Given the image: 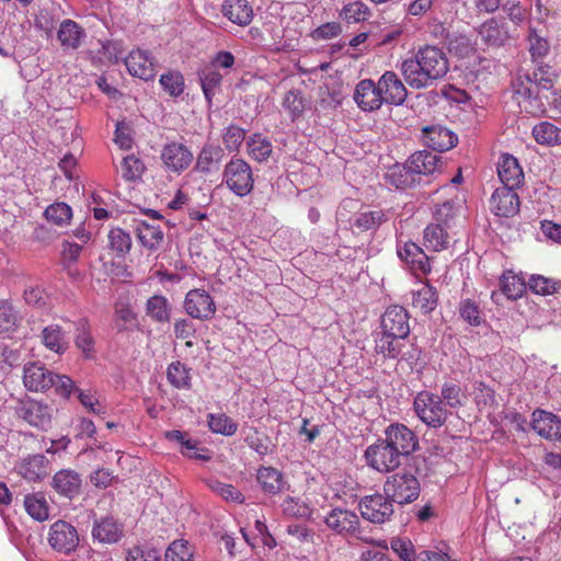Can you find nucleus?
I'll list each match as a JSON object with an SVG mask.
<instances>
[{
	"mask_svg": "<svg viewBox=\"0 0 561 561\" xmlns=\"http://www.w3.org/2000/svg\"><path fill=\"white\" fill-rule=\"evenodd\" d=\"M401 72L411 88H426L446 76L448 59L440 48L425 45L402 62Z\"/></svg>",
	"mask_w": 561,
	"mask_h": 561,
	"instance_id": "nucleus-1",
	"label": "nucleus"
},
{
	"mask_svg": "<svg viewBox=\"0 0 561 561\" xmlns=\"http://www.w3.org/2000/svg\"><path fill=\"white\" fill-rule=\"evenodd\" d=\"M413 408L419 419L430 427H442L448 419L449 411L442 398L431 391H420L413 401Z\"/></svg>",
	"mask_w": 561,
	"mask_h": 561,
	"instance_id": "nucleus-2",
	"label": "nucleus"
},
{
	"mask_svg": "<svg viewBox=\"0 0 561 561\" xmlns=\"http://www.w3.org/2000/svg\"><path fill=\"white\" fill-rule=\"evenodd\" d=\"M420 490L417 478L407 470L389 476L383 484L386 495L400 505L414 502L420 495Z\"/></svg>",
	"mask_w": 561,
	"mask_h": 561,
	"instance_id": "nucleus-3",
	"label": "nucleus"
},
{
	"mask_svg": "<svg viewBox=\"0 0 561 561\" xmlns=\"http://www.w3.org/2000/svg\"><path fill=\"white\" fill-rule=\"evenodd\" d=\"M224 182L239 197L249 195L254 187L251 165L241 158H232L224 169Z\"/></svg>",
	"mask_w": 561,
	"mask_h": 561,
	"instance_id": "nucleus-4",
	"label": "nucleus"
},
{
	"mask_svg": "<svg viewBox=\"0 0 561 561\" xmlns=\"http://www.w3.org/2000/svg\"><path fill=\"white\" fill-rule=\"evenodd\" d=\"M512 88L518 105L527 113L538 115L545 112L542 96L536 94V84L531 75H519L513 82Z\"/></svg>",
	"mask_w": 561,
	"mask_h": 561,
	"instance_id": "nucleus-5",
	"label": "nucleus"
},
{
	"mask_svg": "<svg viewBox=\"0 0 561 561\" xmlns=\"http://www.w3.org/2000/svg\"><path fill=\"white\" fill-rule=\"evenodd\" d=\"M393 501L386 493L366 495L359 501V511L364 519L374 524H385L394 514Z\"/></svg>",
	"mask_w": 561,
	"mask_h": 561,
	"instance_id": "nucleus-6",
	"label": "nucleus"
},
{
	"mask_svg": "<svg viewBox=\"0 0 561 561\" xmlns=\"http://www.w3.org/2000/svg\"><path fill=\"white\" fill-rule=\"evenodd\" d=\"M367 465L378 472L387 473L401 465V456L386 442L378 439L365 450Z\"/></svg>",
	"mask_w": 561,
	"mask_h": 561,
	"instance_id": "nucleus-7",
	"label": "nucleus"
},
{
	"mask_svg": "<svg viewBox=\"0 0 561 561\" xmlns=\"http://www.w3.org/2000/svg\"><path fill=\"white\" fill-rule=\"evenodd\" d=\"M193 152L182 142L171 141L165 144L160 153V159L168 172L181 174L193 162Z\"/></svg>",
	"mask_w": 561,
	"mask_h": 561,
	"instance_id": "nucleus-8",
	"label": "nucleus"
},
{
	"mask_svg": "<svg viewBox=\"0 0 561 561\" xmlns=\"http://www.w3.org/2000/svg\"><path fill=\"white\" fill-rule=\"evenodd\" d=\"M386 442L402 457L414 453L419 446V439L413 431L403 424L396 423L387 427Z\"/></svg>",
	"mask_w": 561,
	"mask_h": 561,
	"instance_id": "nucleus-9",
	"label": "nucleus"
},
{
	"mask_svg": "<svg viewBox=\"0 0 561 561\" xmlns=\"http://www.w3.org/2000/svg\"><path fill=\"white\" fill-rule=\"evenodd\" d=\"M125 65L130 76L145 81L153 80L157 73V60L148 51L133 49L125 58Z\"/></svg>",
	"mask_w": 561,
	"mask_h": 561,
	"instance_id": "nucleus-10",
	"label": "nucleus"
},
{
	"mask_svg": "<svg viewBox=\"0 0 561 561\" xmlns=\"http://www.w3.org/2000/svg\"><path fill=\"white\" fill-rule=\"evenodd\" d=\"M184 309L192 318L209 320L216 312V305L205 289L196 288L186 294Z\"/></svg>",
	"mask_w": 561,
	"mask_h": 561,
	"instance_id": "nucleus-11",
	"label": "nucleus"
},
{
	"mask_svg": "<svg viewBox=\"0 0 561 561\" xmlns=\"http://www.w3.org/2000/svg\"><path fill=\"white\" fill-rule=\"evenodd\" d=\"M383 104L401 105L408 96V91L394 71H386L377 81Z\"/></svg>",
	"mask_w": 561,
	"mask_h": 561,
	"instance_id": "nucleus-12",
	"label": "nucleus"
},
{
	"mask_svg": "<svg viewBox=\"0 0 561 561\" xmlns=\"http://www.w3.org/2000/svg\"><path fill=\"white\" fill-rule=\"evenodd\" d=\"M481 41L489 47L499 48L506 45L512 35L504 19L491 18L478 28Z\"/></svg>",
	"mask_w": 561,
	"mask_h": 561,
	"instance_id": "nucleus-13",
	"label": "nucleus"
},
{
	"mask_svg": "<svg viewBox=\"0 0 561 561\" xmlns=\"http://www.w3.org/2000/svg\"><path fill=\"white\" fill-rule=\"evenodd\" d=\"M49 545L59 552L69 553L79 543V536L73 526L64 520L54 523L48 534Z\"/></svg>",
	"mask_w": 561,
	"mask_h": 561,
	"instance_id": "nucleus-14",
	"label": "nucleus"
},
{
	"mask_svg": "<svg viewBox=\"0 0 561 561\" xmlns=\"http://www.w3.org/2000/svg\"><path fill=\"white\" fill-rule=\"evenodd\" d=\"M515 190L502 186L494 191L490 199V206L496 216L511 218L518 214L520 202Z\"/></svg>",
	"mask_w": 561,
	"mask_h": 561,
	"instance_id": "nucleus-15",
	"label": "nucleus"
},
{
	"mask_svg": "<svg viewBox=\"0 0 561 561\" xmlns=\"http://www.w3.org/2000/svg\"><path fill=\"white\" fill-rule=\"evenodd\" d=\"M397 253L399 257L414 272L427 275L432 271L431 259L424 250L415 242L408 241L398 244Z\"/></svg>",
	"mask_w": 561,
	"mask_h": 561,
	"instance_id": "nucleus-16",
	"label": "nucleus"
},
{
	"mask_svg": "<svg viewBox=\"0 0 561 561\" xmlns=\"http://www.w3.org/2000/svg\"><path fill=\"white\" fill-rule=\"evenodd\" d=\"M397 253L399 257L414 272L427 275L432 271L431 259L424 250L415 242L408 241L398 244Z\"/></svg>",
	"mask_w": 561,
	"mask_h": 561,
	"instance_id": "nucleus-17",
	"label": "nucleus"
},
{
	"mask_svg": "<svg viewBox=\"0 0 561 561\" xmlns=\"http://www.w3.org/2000/svg\"><path fill=\"white\" fill-rule=\"evenodd\" d=\"M353 99L363 112L377 111L383 104L377 82L373 79L360 80L355 87Z\"/></svg>",
	"mask_w": 561,
	"mask_h": 561,
	"instance_id": "nucleus-18",
	"label": "nucleus"
},
{
	"mask_svg": "<svg viewBox=\"0 0 561 561\" xmlns=\"http://www.w3.org/2000/svg\"><path fill=\"white\" fill-rule=\"evenodd\" d=\"M533 80L536 84V94L541 95L542 99H546L550 102L549 94L552 98L554 103V107L561 110V90H554V80L556 76L551 71V68L548 65H539L536 70L533 72Z\"/></svg>",
	"mask_w": 561,
	"mask_h": 561,
	"instance_id": "nucleus-19",
	"label": "nucleus"
},
{
	"mask_svg": "<svg viewBox=\"0 0 561 561\" xmlns=\"http://www.w3.org/2000/svg\"><path fill=\"white\" fill-rule=\"evenodd\" d=\"M381 329L393 336L407 337L410 333L408 311L398 305L388 307L381 317Z\"/></svg>",
	"mask_w": 561,
	"mask_h": 561,
	"instance_id": "nucleus-20",
	"label": "nucleus"
},
{
	"mask_svg": "<svg viewBox=\"0 0 561 561\" xmlns=\"http://www.w3.org/2000/svg\"><path fill=\"white\" fill-rule=\"evenodd\" d=\"M531 427L539 436L546 439H561V420L551 412L543 410L534 411Z\"/></svg>",
	"mask_w": 561,
	"mask_h": 561,
	"instance_id": "nucleus-21",
	"label": "nucleus"
},
{
	"mask_svg": "<svg viewBox=\"0 0 561 561\" xmlns=\"http://www.w3.org/2000/svg\"><path fill=\"white\" fill-rule=\"evenodd\" d=\"M37 370L41 371V376H37V386H39L41 390H53L60 397H70L73 389V381L68 376L55 374L43 367H37Z\"/></svg>",
	"mask_w": 561,
	"mask_h": 561,
	"instance_id": "nucleus-22",
	"label": "nucleus"
},
{
	"mask_svg": "<svg viewBox=\"0 0 561 561\" xmlns=\"http://www.w3.org/2000/svg\"><path fill=\"white\" fill-rule=\"evenodd\" d=\"M423 142L431 149L443 152L450 150L457 144V136L443 126L423 128Z\"/></svg>",
	"mask_w": 561,
	"mask_h": 561,
	"instance_id": "nucleus-23",
	"label": "nucleus"
},
{
	"mask_svg": "<svg viewBox=\"0 0 561 561\" xmlns=\"http://www.w3.org/2000/svg\"><path fill=\"white\" fill-rule=\"evenodd\" d=\"M442 167L440 156L427 150L417 151L408 160V168L412 174L433 175L440 172Z\"/></svg>",
	"mask_w": 561,
	"mask_h": 561,
	"instance_id": "nucleus-24",
	"label": "nucleus"
},
{
	"mask_svg": "<svg viewBox=\"0 0 561 561\" xmlns=\"http://www.w3.org/2000/svg\"><path fill=\"white\" fill-rule=\"evenodd\" d=\"M497 174L504 187L517 188L524 181V172L517 159L503 153L497 163Z\"/></svg>",
	"mask_w": 561,
	"mask_h": 561,
	"instance_id": "nucleus-25",
	"label": "nucleus"
},
{
	"mask_svg": "<svg viewBox=\"0 0 561 561\" xmlns=\"http://www.w3.org/2000/svg\"><path fill=\"white\" fill-rule=\"evenodd\" d=\"M221 13L239 26L249 25L254 16L253 9L248 0H226L221 7Z\"/></svg>",
	"mask_w": 561,
	"mask_h": 561,
	"instance_id": "nucleus-26",
	"label": "nucleus"
},
{
	"mask_svg": "<svg viewBox=\"0 0 561 561\" xmlns=\"http://www.w3.org/2000/svg\"><path fill=\"white\" fill-rule=\"evenodd\" d=\"M325 524L337 534H353L358 527L359 519L354 512L335 508L325 517Z\"/></svg>",
	"mask_w": 561,
	"mask_h": 561,
	"instance_id": "nucleus-27",
	"label": "nucleus"
},
{
	"mask_svg": "<svg viewBox=\"0 0 561 561\" xmlns=\"http://www.w3.org/2000/svg\"><path fill=\"white\" fill-rule=\"evenodd\" d=\"M224 156V149L219 145L205 144L196 158V171L205 174L210 173L213 170L218 169Z\"/></svg>",
	"mask_w": 561,
	"mask_h": 561,
	"instance_id": "nucleus-28",
	"label": "nucleus"
},
{
	"mask_svg": "<svg viewBox=\"0 0 561 561\" xmlns=\"http://www.w3.org/2000/svg\"><path fill=\"white\" fill-rule=\"evenodd\" d=\"M123 536L122 526L113 517L96 520L92 528V537L102 543L117 542Z\"/></svg>",
	"mask_w": 561,
	"mask_h": 561,
	"instance_id": "nucleus-29",
	"label": "nucleus"
},
{
	"mask_svg": "<svg viewBox=\"0 0 561 561\" xmlns=\"http://www.w3.org/2000/svg\"><path fill=\"white\" fill-rule=\"evenodd\" d=\"M438 294L435 287L430 285L428 282L412 293V306L414 309L420 310L424 314L431 313L437 306Z\"/></svg>",
	"mask_w": 561,
	"mask_h": 561,
	"instance_id": "nucleus-30",
	"label": "nucleus"
},
{
	"mask_svg": "<svg viewBox=\"0 0 561 561\" xmlns=\"http://www.w3.org/2000/svg\"><path fill=\"white\" fill-rule=\"evenodd\" d=\"M84 30L72 20H65L60 23L57 38L64 49H77L80 46Z\"/></svg>",
	"mask_w": 561,
	"mask_h": 561,
	"instance_id": "nucleus-31",
	"label": "nucleus"
},
{
	"mask_svg": "<svg viewBox=\"0 0 561 561\" xmlns=\"http://www.w3.org/2000/svg\"><path fill=\"white\" fill-rule=\"evenodd\" d=\"M197 76L201 82L204 96L208 105L210 106L213 98L220 90L222 76L217 69L209 66H206L198 70Z\"/></svg>",
	"mask_w": 561,
	"mask_h": 561,
	"instance_id": "nucleus-32",
	"label": "nucleus"
},
{
	"mask_svg": "<svg viewBox=\"0 0 561 561\" xmlns=\"http://www.w3.org/2000/svg\"><path fill=\"white\" fill-rule=\"evenodd\" d=\"M81 480L78 473L72 470H60L53 478L54 489L68 497L78 494Z\"/></svg>",
	"mask_w": 561,
	"mask_h": 561,
	"instance_id": "nucleus-33",
	"label": "nucleus"
},
{
	"mask_svg": "<svg viewBox=\"0 0 561 561\" xmlns=\"http://www.w3.org/2000/svg\"><path fill=\"white\" fill-rule=\"evenodd\" d=\"M423 243L427 250L440 252L449 245V236L439 224H430L423 232Z\"/></svg>",
	"mask_w": 561,
	"mask_h": 561,
	"instance_id": "nucleus-34",
	"label": "nucleus"
},
{
	"mask_svg": "<svg viewBox=\"0 0 561 561\" xmlns=\"http://www.w3.org/2000/svg\"><path fill=\"white\" fill-rule=\"evenodd\" d=\"M257 482L262 490L271 495L279 493L285 485L282 472L273 467H262L259 469Z\"/></svg>",
	"mask_w": 561,
	"mask_h": 561,
	"instance_id": "nucleus-35",
	"label": "nucleus"
},
{
	"mask_svg": "<svg viewBox=\"0 0 561 561\" xmlns=\"http://www.w3.org/2000/svg\"><path fill=\"white\" fill-rule=\"evenodd\" d=\"M533 136L539 145H561V128L548 121H543L535 125L533 128Z\"/></svg>",
	"mask_w": 561,
	"mask_h": 561,
	"instance_id": "nucleus-36",
	"label": "nucleus"
},
{
	"mask_svg": "<svg viewBox=\"0 0 561 561\" xmlns=\"http://www.w3.org/2000/svg\"><path fill=\"white\" fill-rule=\"evenodd\" d=\"M42 343L58 355L65 353L68 347L65 332L57 324L48 325L43 330Z\"/></svg>",
	"mask_w": 561,
	"mask_h": 561,
	"instance_id": "nucleus-37",
	"label": "nucleus"
},
{
	"mask_svg": "<svg viewBox=\"0 0 561 561\" xmlns=\"http://www.w3.org/2000/svg\"><path fill=\"white\" fill-rule=\"evenodd\" d=\"M248 154L257 162L266 161L272 152L271 141L261 134H253L247 140Z\"/></svg>",
	"mask_w": 561,
	"mask_h": 561,
	"instance_id": "nucleus-38",
	"label": "nucleus"
},
{
	"mask_svg": "<svg viewBox=\"0 0 561 561\" xmlns=\"http://www.w3.org/2000/svg\"><path fill=\"white\" fill-rule=\"evenodd\" d=\"M168 381L176 389H190L192 383L191 368L181 362H172L167 369Z\"/></svg>",
	"mask_w": 561,
	"mask_h": 561,
	"instance_id": "nucleus-39",
	"label": "nucleus"
},
{
	"mask_svg": "<svg viewBox=\"0 0 561 561\" xmlns=\"http://www.w3.org/2000/svg\"><path fill=\"white\" fill-rule=\"evenodd\" d=\"M108 247L117 257H124L131 249V237L122 228H112L107 233Z\"/></svg>",
	"mask_w": 561,
	"mask_h": 561,
	"instance_id": "nucleus-40",
	"label": "nucleus"
},
{
	"mask_svg": "<svg viewBox=\"0 0 561 561\" xmlns=\"http://www.w3.org/2000/svg\"><path fill=\"white\" fill-rule=\"evenodd\" d=\"M500 283L502 293L512 300L520 298L526 289L524 279L512 271L504 272Z\"/></svg>",
	"mask_w": 561,
	"mask_h": 561,
	"instance_id": "nucleus-41",
	"label": "nucleus"
},
{
	"mask_svg": "<svg viewBox=\"0 0 561 561\" xmlns=\"http://www.w3.org/2000/svg\"><path fill=\"white\" fill-rule=\"evenodd\" d=\"M403 337L393 336L382 330L381 334L375 340V350L388 358H397L401 353L400 340Z\"/></svg>",
	"mask_w": 561,
	"mask_h": 561,
	"instance_id": "nucleus-42",
	"label": "nucleus"
},
{
	"mask_svg": "<svg viewBox=\"0 0 561 561\" xmlns=\"http://www.w3.org/2000/svg\"><path fill=\"white\" fill-rule=\"evenodd\" d=\"M145 170V163L135 154L124 157L119 164L121 175L126 182H135L139 180Z\"/></svg>",
	"mask_w": 561,
	"mask_h": 561,
	"instance_id": "nucleus-43",
	"label": "nucleus"
},
{
	"mask_svg": "<svg viewBox=\"0 0 561 561\" xmlns=\"http://www.w3.org/2000/svg\"><path fill=\"white\" fill-rule=\"evenodd\" d=\"M147 314L157 322H168L170 320V304L164 296L154 295L147 300Z\"/></svg>",
	"mask_w": 561,
	"mask_h": 561,
	"instance_id": "nucleus-44",
	"label": "nucleus"
},
{
	"mask_svg": "<svg viewBox=\"0 0 561 561\" xmlns=\"http://www.w3.org/2000/svg\"><path fill=\"white\" fill-rule=\"evenodd\" d=\"M44 216L48 222L64 227L70 224L72 218V209L68 204L64 202H57L49 205L45 209Z\"/></svg>",
	"mask_w": 561,
	"mask_h": 561,
	"instance_id": "nucleus-45",
	"label": "nucleus"
},
{
	"mask_svg": "<svg viewBox=\"0 0 561 561\" xmlns=\"http://www.w3.org/2000/svg\"><path fill=\"white\" fill-rule=\"evenodd\" d=\"M208 426L213 433L232 436L238 430V424L225 413L208 414Z\"/></svg>",
	"mask_w": 561,
	"mask_h": 561,
	"instance_id": "nucleus-46",
	"label": "nucleus"
},
{
	"mask_svg": "<svg viewBox=\"0 0 561 561\" xmlns=\"http://www.w3.org/2000/svg\"><path fill=\"white\" fill-rule=\"evenodd\" d=\"M445 407L450 409H459L463 407L466 396L459 385L454 382H445L442 386L440 396Z\"/></svg>",
	"mask_w": 561,
	"mask_h": 561,
	"instance_id": "nucleus-47",
	"label": "nucleus"
},
{
	"mask_svg": "<svg viewBox=\"0 0 561 561\" xmlns=\"http://www.w3.org/2000/svg\"><path fill=\"white\" fill-rule=\"evenodd\" d=\"M137 237L144 247L156 249L163 240V232L159 227L141 222L137 227Z\"/></svg>",
	"mask_w": 561,
	"mask_h": 561,
	"instance_id": "nucleus-48",
	"label": "nucleus"
},
{
	"mask_svg": "<svg viewBox=\"0 0 561 561\" xmlns=\"http://www.w3.org/2000/svg\"><path fill=\"white\" fill-rule=\"evenodd\" d=\"M206 484L209 490L226 501H231L234 503H242L244 501L243 494L232 484L224 483L216 479L207 480Z\"/></svg>",
	"mask_w": 561,
	"mask_h": 561,
	"instance_id": "nucleus-49",
	"label": "nucleus"
},
{
	"mask_svg": "<svg viewBox=\"0 0 561 561\" xmlns=\"http://www.w3.org/2000/svg\"><path fill=\"white\" fill-rule=\"evenodd\" d=\"M529 53L533 61H537L546 57L550 50L549 42L541 36L536 28L529 27L528 33Z\"/></svg>",
	"mask_w": 561,
	"mask_h": 561,
	"instance_id": "nucleus-50",
	"label": "nucleus"
},
{
	"mask_svg": "<svg viewBox=\"0 0 561 561\" xmlns=\"http://www.w3.org/2000/svg\"><path fill=\"white\" fill-rule=\"evenodd\" d=\"M159 82L163 90L173 98L180 96L184 92V77L179 71L161 75Z\"/></svg>",
	"mask_w": 561,
	"mask_h": 561,
	"instance_id": "nucleus-51",
	"label": "nucleus"
},
{
	"mask_svg": "<svg viewBox=\"0 0 561 561\" xmlns=\"http://www.w3.org/2000/svg\"><path fill=\"white\" fill-rule=\"evenodd\" d=\"M18 325V316L12 306L5 300H0V334L10 335L16 331Z\"/></svg>",
	"mask_w": 561,
	"mask_h": 561,
	"instance_id": "nucleus-52",
	"label": "nucleus"
},
{
	"mask_svg": "<svg viewBox=\"0 0 561 561\" xmlns=\"http://www.w3.org/2000/svg\"><path fill=\"white\" fill-rule=\"evenodd\" d=\"M164 557L165 561H193V549L186 540H174Z\"/></svg>",
	"mask_w": 561,
	"mask_h": 561,
	"instance_id": "nucleus-53",
	"label": "nucleus"
},
{
	"mask_svg": "<svg viewBox=\"0 0 561 561\" xmlns=\"http://www.w3.org/2000/svg\"><path fill=\"white\" fill-rule=\"evenodd\" d=\"M244 442L247 445L255 450L259 455H267L270 451L268 436L255 427H251L245 435Z\"/></svg>",
	"mask_w": 561,
	"mask_h": 561,
	"instance_id": "nucleus-54",
	"label": "nucleus"
},
{
	"mask_svg": "<svg viewBox=\"0 0 561 561\" xmlns=\"http://www.w3.org/2000/svg\"><path fill=\"white\" fill-rule=\"evenodd\" d=\"M135 320L136 314L127 302L119 300L115 304L114 321L118 331L126 329L127 325L133 324Z\"/></svg>",
	"mask_w": 561,
	"mask_h": 561,
	"instance_id": "nucleus-55",
	"label": "nucleus"
},
{
	"mask_svg": "<svg viewBox=\"0 0 561 561\" xmlns=\"http://www.w3.org/2000/svg\"><path fill=\"white\" fill-rule=\"evenodd\" d=\"M283 513L289 517H308L310 507L299 497L287 496L282 503Z\"/></svg>",
	"mask_w": 561,
	"mask_h": 561,
	"instance_id": "nucleus-56",
	"label": "nucleus"
},
{
	"mask_svg": "<svg viewBox=\"0 0 561 561\" xmlns=\"http://www.w3.org/2000/svg\"><path fill=\"white\" fill-rule=\"evenodd\" d=\"M529 288L538 295H552L559 289V284L551 278L533 275L528 282Z\"/></svg>",
	"mask_w": 561,
	"mask_h": 561,
	"instance_id": "nucleus-57",
	"label": "nucleus"
},
{
	"mask_svg": "<svg viewBox=\"0 0 561 561\" xmlns=\"http://www.w3.org/2000/svg\"><path fill=\"white\" fill-rule=\"evenodd\" d=\"M76 345L82 351L84 357L92 358L94 354V340L87 323H81L78 328V334L76 336Z\"/></svg>",
	"mask_w": 561,
	"mask_h": 561,
	"instance_id": "nucleus-58",
	"label": "nucleus"
},
{
	"mask_svg": "<svg viewBox=\"0 0 561 561\" xmlns=\"http://www.w3.org/2000/svg\"><path fill=\"white\" fill-rule=\"evenodd\" d=\"M343 19L347 23H358L365 21L369 14L367 5L362 2H351L343 8Z\"/></svg>",
	"mask_w": 561,
	"mask_h": 561,
	"instance_id": "nucleus-59",
	"label": "nucleus"
},
{
	"mask_svg": "<svg viewBox=\"0 0 561 561\" xmlns=\"http://www.w3.org/2000/svg\"><path fill=\"white\" fill-rule=\"evenodd\" d=\"M59 5L50 3L41 10V16H37V28L50 32L59 18Z\"/></svg>",
	"mask_w": 561,
	"mask_h": 561,
	"instance_id": "nucleus-60",
	"label": "nucleus"
},
{
	"mask_svg": "<svg viewBox=\"0 0 561 561\" xmlns=\"http://www.w3.org/2000/svg\"><path fill=\"white\" fill-rule=\"evenodd\" d=\"M245 138V130L237 125H230L222 141L225 147L230 151H237Z\"/></svg>",
	"mask_w": 561,
	"mask_h": 561,
	"instance_id": "nucleus-61",
	"label": "nucleus"
},
{
	"mask_svg": "<svg viewBox=\"0 0 561 561\" xmlns=\"http://www.w3.org/2000/svg\"><path fill=\"white\" fill-rule=\"evenodd\" d=\"M383 214L378 210L362 213L355 219L354 226L360 231H367L378 227L382 220Z\"/></svg>",
	"mask_w": 561,
	"mask_h": 561,
	"instance_id": "nucleus-62",
	"label": "nucleus"
},
{
	"mask_svg": "<svg viewBox=\"0 0 561 561\" xmlns=\"http://www.w3.org/2000/svg\"><path fill=\"white\" fill-rule=\"evenodd\" d=\"M459 313L461 318L471 325H479L481 323V312L477 304L470 299L462 300L459 306Z\"/></svg>",
	"mask_w": 561,
	"mask_h": 561,
	"instance_id": "nucleus-63",
	"label": "nucleus"
},
{
	"mask_svg": "<svg viewBox=\"0 0 561 561\" xmlns=\"http://www.w3.org/2000/svg\"><path fill=\"white\" fill-rule=\"evenodd\" d=\"M390 546L393 552L397 553L403 561H415V551L411 540L394 538L391 540Z\"/></svg>",
	"mask_w": 561,
	"mask_h": 561,
	"instance_id": "nucleus-64",
	"label": "nucleus"
}]
</instances>
